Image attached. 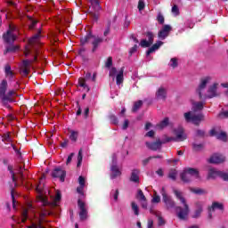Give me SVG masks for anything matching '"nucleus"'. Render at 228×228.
<instances>
[{
    "instance_id": "nucleus-1",
    "label": "nucleus",
    "mask_w": 228,
    "mask_h": 228,
    "mask_svg": "<svg viewBox=\"0 0 228 228\" xmlns=\"http://www.w3.org/2000/svg\"><path fill=\"white\" fill-rule=\"evenodd\" d=\"M8 90V81L6 79H3L0 83V100L2 104L5 106V108H12L9 104L12 102H17V97L19 94L16 90L11 89ZM7 92V93H6Z\"/></svg>"
},
{
    "instance_id": "nucleus-2",
    "label": "nucleus",
    "mask_w": 228,
    "mask_h": 228,
    "mask_svg": "<svg viewBox=\"0 0 228 228\" xmlns=\"http://www.w3.org/2000/svg\"><path fill=\"white\" fill-rule=\"evenodd\" d=\"M173 192L175 193V196L178 200H180L181 204H183V207L176 206L175 210L176 213L177 218L179 220H188V216H190V206L188 205V202H186V199L183 197V192L177 190H174Z\"/></svg>"
},
{
    "instance_id": "nucleus-3",
    "label": "nucleus",
    "mask_w": 228,
    "mask_h": 228,
    "mask_svg": "<svg viewBox=\"0 0 228 228\" xmlns=\"http://www.w3.org/2000/svg\"><path fill=\"white\" fill-rule=\"evenodd\" d=\"M104 39L99 36H95L92 33V30H87L86 35L80 38V45H86V44H92V53H95L99 49L100 44H102Z\"/></svg>"
},
{
    "instance_id": "nucleus-4",
    "label": "nucleus",
    "mask_w": 228,
    "mask_h": 228,
    "mask_svg": "<svg viewBox=\"0 0 228 228\" xmlns=\"http://www.w3.org/2000/svg\"><path fill=\"white\" fill-rule=\"evenodd\" d=\"M160 195L162 196V200L167 209H175V208H177L175 206V201L172 200V197L168 196L167 191L165 190V187H162V189L160 190Z\"/></svg>"
},
{
    "instance_id": "nucleus-5",
    "label": "nucleus",
    "mask_w": 228,
    "mask_h": 228,
    "mask_svg": "<svg viewBox=\"0 0 228 228\" xmlns=\"http://www.w3.org/2000/svg\"><path fill=\"white\" fill-rule=\"evenodd\" d=\"M88 1L91 4L89 6L90 15L93 20L97 21L99 20V14L97 13V12L101 10V4H99V0H88Z\"/></svg>"
},
{
    "instance_id": "nucleus-6",
    "label": "nucleus",
    "mask_w": 228,
    "mask_h": 228,
    "mask_svg": "<svg viewBox=\"0 0 228 228\" xmlns=\"http://www.w3.org/2000/svg\"><path fill=\"white\" fill-rule=\"evenodd\" d=\"M183 117L185 118L186 122H192L194 126H200V122L204 120V115L203 114H196L191 115V112H185L183 114Z\"/></svg>"
},
{
    "instance_id": "nucleus-7",
    "label": "nucleus",
    "mask_w": 228,
    "mask_h": 228,
    "mask_svg": "<svg viewBox=\"0 0 228 228\" xmlns=\"http://www.w3.org/2000/svg\"><path fill=\"white\" fill-rule=\"evenodd\" d=\"M77 206L79 209V218L81 222H85L88 218V208H86V203L81 200V198L77 200Z\"/></svg>"
},
{
    "instance_id": "nucleus-8",
    "label": "nucleus",
    "mask_w": 228,
    "mask_h": 228,
    "mask_svg": "<svg viewBox=\"0 0 228 228\" xmlns=\"http://www.w3.org/2000/svg\"><path fill=\"white\" fill-rule=\"evenodd\" d=\"M216 177H221L224 181H228V174L222 171H218L215 168H210L208 170V179H216Z\"/></svg>"
},
{
    "instance_id": "nucleus-9",
    "label": "nucleus",
    "mask_w": 228,
    "mask_h": 228,
    "mask_svg": "<svg viewBox=\"0 0 228 228\" xmlns=\"http://www.w3.org/2000/svg\"><path fill=\"white\" fill-rule=\"evenodd\" d=\"M52 177H53L54 179H60L61 183H65V177H67V171L60 167H55L52 171Z\"/></svg>"
},
{
    "instance_id": "nucleus-10",
    "label": "nucleus",
    "mask_w": 228,
    "mask_h": 228,
    "mask_svg": "<svg viewBox=\"0 0 228 228\" xmlns=\"http://www.w3.org/2000/svg\"><path fill=\"white\" fill-rule=\"evenodd\" d=\"M146 38H148V40L147 39L141 40L140 45L142 48L151 47V45L154 44V33L151 31L146 32Z\"/></svg>"
},
{
    "instance_id": "nucleus-11",
    "label": "nucleus",
    "mask_w": 228,
    "mask_h": 228,
    "mask_svg": "<svg viewBox=\"0 0 228 228\" xmlns=\"http://www.w3.org/2000/svg\"><path fill=\"white\" fill-rule=\"evenodd\" d=\"M217 90L218 83H214L212 86L208 87V95L205 96V99H213L215 97H218L220 94H218Z\"/></svg>"
},
{
    "instance_id": "nucleus-12",
    "label": "nucleus",
    "mask_w": 228,
    "mask_h": 228,
    "mask_svg": "<svg viewBox=\"0 0 228 228\" xmlns=\"http://www.w3.org/2000/svg\"><path fill=\"white\" fill-rule=\"evenodd\" d=\"M165 144V142H161L159 139H157L155 142H146L145 145L150 151H160L162 145Z\"/></svg>"
},
{
    "instance_id": "nucleus-13",
    "label": "nucleus",
    "mask_w": 228,
    "mask_h": 228,
    "mask_svg": "<svg viewBox=\"0 0 228 228\" xmlns=\"http://www.w3.org/2000/svg\"><path fill=\"white\" fill-rule=\"evenodd\" d=\"M167 88L163 86L159 87V89L155 94V99L157 101H163L165 102V101H167Z\"/></svg>"
},
{
    "instance_id": "nucleus-14",
    "label": "nucleus",
    "mask_w": 228,
    "mask_h": 228,
    "mask_svg": "<svg viewBox=\"0 0 228 228\" xmlns=\"http://www.w3.org/2000/svg\"><path fill=\"white\" fill-rule=\"evenodd\" d=\"M211 80V77H205L200 79V83L198 86L197 92L199 94L200 99H202V90L208 86V83Z\"/></svg>"
},
{
    "instance_id": "nucleus-15",
    "label": "nucleus",
    "mask_w": 228,
    "mask_h": 228,
    "mask_svg": "<svg viewBox=\"0 0 228 228\" xmlns=\"http://www.w3.org/2000/svg\"><path fill=\"white\" fill-rule=\"evenodd\" d=\"M3 38L5 44L12 45L17 40V36H15L13 32L9 29L3 35Z\"/></svg>"
},
{
    "instance_id": "nucleus-16",
    "label": "nucleus",
    "mask_w": 228,
    "mask_h": 228,
    "mask_svg": "<svg viewBox=\"0 0 228 228\" xmlns=\"http://www.w3.org/2000/svg\"><path fill=\"white\" fill-rule=\"evenodd\" d=\"M42 38V30H39L37 34L31 37V38L28 39V45L32 46V48H35V45L40 43V39Z\"/></svg>"
},
{
    "instance_id": "nucleus-17",
    "label": "nucleus",
    "mask_w": 228,
    "mask_h": 228,
    "mask_svg": "<svg viewBox=\"0 0 228 228\" xmlns=\"http://www.w3.org/2000/svg\"><path fill=\"white\" fill-rule=\"evenodd\" d=\"M174 133L176 136L175 140L179 142H184L186 140V135L184 134V128L183 126H178L174 130Z\"/></svg>"
},
{
    "instance_id": "nucleus-18",
    "label": "nucleus",
    "mask_w": 228,
    "mask_h": 228,
    "mask_svg": "<svg viewBox=\"0 0 228 228\" xmlns=\"http://www.w3.org/2000/svg\"><path fill=\"white\" fill-rule=\"evenodd\" d=\"M224 161H225V158L224 157V155L221 154H214L212 157H210L208 162L209 163H213L215 165H218L220 163H224Z\"/></svg>"
},
{
    "instance_id": "nucleus-19",
    "label": "nucleus",
    "mask_w": 228,
    "mask_h": 228,
    "mask_svg": "<svg viewBox=\"0 0 228 228\" xmlns=\"http://www.w3.org/2000/svg\"><path fill=\"white\" fill-rule=\"evenodd\" d=\"M110 179H117V177H120L122 175V172L118 169V166L112 165L110 167Z\"/></svg>"
},
{
    "instance_id": "nucleus-20",
    "label": "nucleus",
    "mask_w": 228,
    "mask_h": 228,
    "mask_svg": "<svg viewBox=\"0 0 228 228\" xmlns=\"http://www.w3.org/2000/svg\"><path fill=\"white\" fill-rule=\"evenodd\" d=\"M163 45V41H157L151 47L146 51V56H150L152 53H156L159 47Z\"/></svg>"
},
{
    "instance_id": "nucleus-21",
    "label": "nucleus",
    "mask_w": 228,
    "mask_h": 228,
    "mask_svg": "<svg viewBox=\"0 0 228 228\" xmlns=\"http://www.w3.org/2000/svg\"><path fill=\"white\" fill-rule=\"evenodd\" d=\"M184 169L191 175V177H194L195 179H199L200 177L199 169L193 167H186Z\"/></svg>"
},
{
    "instance_id": "nucleus-22",
    "label": "nucleus",
    "mask_w": 228,
    "mask_h": 228,
    "mask_svg": "<svg viewBox=\"0 0 228 228\" xmlns=\"http://www.w3.org/2000/svg\"><path fill=\"white\" fill-rule=\"evenodd\" d=\"M125 67H122L118 71V75L116 76V85L120 86L124 83V70Z\"/></svg>"
},
{
    "instance_id": "nucleus-23",
    "label": "nucleus",
    "mask_w": 228,
    "mask_h": 228,
    "mask_svg": "<svg viewBox=\"0 0 228 228\" xmlns=\"http://www.w3.org/2000/svg\"><path fill=\"white\" fill-rule=\"evenodd\" d=\"M131 183H140V170L134 169L130 176Z\"/></svg>"
},
{
    "instance_id": "nucleus-24",
    "label": "nucleus",
    "mask_w": 228,
    "mask_h": 228,
    "mask_svg": "<svg viewBox=\"0 0 228 228\" xmlns=\"http://www.w3.org/2000/svg\"><path fill=\"white\" fill-rule=\"evenodd\" d=\"M180 179L183 183H191L192 181L191 175L187 173L186 169H183V173H181Z\"/></svg>"
},
{
    "instance_id": "nucleus-25",
    "label": "nucleus",
    "mask_w": 228,
    "mask_h": 228,
    "mask_svg": "<svg viewBox=\"0 0 228 228\" xmlns=\"http://www.w3.org/2000/svg\"><path fill=\"white\" fill-rule=\"evenodd\" d=\"M78 86L81 88L86 89V92H90V86L86 85V78L79 77L78 78Z\"/></svg>"
},
{
    "instance_id": "nucleus-26",
    "label": "nucleus",
    "mask_w": 228,
    "mask_h": 228,
    "mask_svg": "<svg viewBox=\"0 0 228 228\" xmlns=\"http://www.w3.org/2000/svg\"><path fill=\"white\" fill-rule=\"evenodd\" d=\"M78 56L82 58L83 61H88V56H86V48L81 47L78 49Z\"/></svg>"
},
{
    "instance_id": "nucleus-27",
    "label": "nucleus",
    "mask_w": 228,
    "mask_h": 228,
    "mask_svg": "<svg viewBox=\"0 0 228 228\" xmlns=\"http://www.w3.org/2000/svg\"><path fill=\"white\" fill-rule=\"evenodd\" d=\"M4 72L6 77L13 78V71L12 70V66L10 64H6L4 67Z\"/></svg>"
},
{
    "instance_id": "nucleus-28",
    "label": "nucleus",
    "mask_w": 228,
    "mask_h": 228,
    "mask_svg": "<svg viewBox=\"0 0 228 228\" xmlns=\"http://www.w3.org/2000/svg\"><path fill=\"white\" fill-rule=\"evenodd\" d=\"M19 45H13L12 44L10 46L6 47L5 51L4 52V54H8V53H16V51H19Z\"/></svg>"
},
{
    "instance_id": "nucleus-29",
    "label": "nucleus",
    "mask_w": 228,
    "mask_h": 228,
    "mask_svg": "<svg viewBox=\"0 0 228 228\" xmlns=\"http://www.w3.org/2000/svg\"><path fill=\"white\" fill-rule=\"evenodd\" d=\"M170 34V29H162L159 32L158 36L160 40H165L167 37Z\"/></svg>"
},
{
    "instance_id": "nucleus-30",
    "label": "nucleus",
    "mask_w": 228,
    "mask_h": 228,
    "mask_svg": "<svg viewBox=\"0 0 228 228\" xmlns=\"http://www.w3.org/2000/svg\"><path fill=\"white\" fill-rule=\"evenodd\" d=\"M204 149V143L192 142L193 152H200Z\"/></svg>"
},
{
    "instance_id": "nucleus-31",
    "label": "nucleus",
    "mask_w": 228,
    "mask_h": 228,
    "mask_svg": "<svg viewBox=\"0 0 228 228\" xmlns=\"http://www.w3.org/2000/svg\"><path fill=\"white\" fill-rule=\"evenodd\" d=\"M142 106H143V102L142 100L135 102L132 108L133 113H136V111H138V110H140V108H142Z\"/></svg>"
},
{
    "instance_id": "nucleus-32",
    "label": "nucleus",
    "mask_w": 228,
    "mask_h": 228,
    "mask_svg": "<svg viewBox=\"0 0 228 228\" xmlns=\"http://www.w3.org/2000/svg\"><path fill=\"white\" fill-rule=\"evenodd\" d=\"M191 191L195 195H206V190L200 188H191Z\"/></svg>"
},
{
    "instance_id": "nucleus-33",
    "label": "nucleus",
    "mask_w": 228,
    "mask_h": 228,
    "mask_svg": "<svg viewBox=\"0 0 228 228\" xmlns=\"http://www.w3.org/2000/svg\"><path fill=\"white\" fill-rule=\"evenodd\" d=\"M2 142H4V143L12 142V136L10 135V133H5L2 135Z\"/></svg>"
},
{
    "instance_id": "nucleus-34",
    "label": "nucleus",
    "mask_w": 228,
    "mask_h": 228,
    "mask_svg": "<svg viewBox=\"0 0 228 228\" xmlns=\"http://www.w3.org/2000/svg\"><path fill=\"white\" fill-rule=\"evenodd\" d=\"M212 211H215V209H220V211H224V204L218 203L216 201L212 203Z\"/></svg>"
},
{
    "instance_id": "nucleus-35",
    "label": "nucleus",
    "mask_w": 228,
    "mask_h": 228,
    "mask_svg": "<svg viewBox=\"0 0 228 228\" xmlns=\"http://www.w3.org/2000/svg\"><path fill=\"white\" fill-rule=\"evenodd\" d=\"M131 208H132V210L134 211V215H135V216H138V215H140V208H138V205L136 204V202L133 201L131 203Z\"/></svg>"
},
{
    "instance_id": "nucleus-36",
    "label": "nucleus",
    "mask_w": 228,
    "mask_h": 228,
    "mask_svg": "<svg viewBox=\"0 0 228 228\" xmlns=\"http://www.w3.org/2000/svg\"><path fill=\"white\" fill-rule=\"evenodd\" d=\"M109 120L114 126H118V118H117V116H115V114L109 115Z\"/></svg>"
},
{
    "instance_id": "nucleus-37",
    "label": "nucleus",
    "mask_w": 228,
    "mask_h": 228,
    "mask_svg": "<svg viewBox=\"0 0 228 228\" xmlns=\"http://www.w3.org/2000/svg\"><path fill=\"white\" fill-rule=\"evenodd\" d=\"M170 120L168 119V118H165L159 125L158 127H159V129H164V127H167V126H168Z\"/></svg>"
},
{
    "instance_id": "nucleus-38",
    "label": "nucleus",
    "mask_w": 228,
    "mask_h": 228,
    "mask_svg": "<svg viewBox=\"0 0 228 228\" xmlns=\"http://www.w3.org/2000/svg\"><path fill=\"white\" fill-rule=\"evenodd\" d=\"M77 136H79V134L76 131H71L69 134V140L73 142V143H76L77 142Z\"/></svg>"
},
{
    "instance_id": "nucleus-39",
    "label": "nucleus",
    "mask_w": 228,
    "mask_h": 228,
    "mask_svg": "<svg viewBox=\"0 0 228 228\" xmlns=\"http://www.w3.org/2000/svg\"><path fill=\"white\" fill-rule=\"evenodd\" d=\"M169 179H172V181H175L177 179V170L171 169L168 174Z\"/></svg>"
},
{
    "instance_id": "nucleus-40",
    "label": "nucleus",
    "mask_w": 228,
    "mask_h": 228,
    "mask_svg": "<svg viewBox=\"0 0 228 228\" xmlns=\"http://www.w3.org/2000/svg\"><path fill=\"white\" fill-rule=\"evenodd\" d=\"M81 163H83V150H79L78 155H77V167H81Z\"/></svg>"
},
{
    "instance_id": "nucleus-41",
    "label": "nucleus",
    "mask_w": 228,
    "mask_h": 228,
    "mask_svg": "<svg viewBox=\"0 0 228 228\" xmlns=\"http://www.w3.org/2000/svg\"><path fill=\"white\" fill-rule=\"evenodd\" d=\"M137 199H139V200H147V198H145V194H143V191H142V189H138L137 191Z\"/></svg>"
},
{
    "instance_id": "nucleus-42",
    "label": "nucleus",
    "mask_w": 228,
    "mask_h": 228,
    "mask_svg": "<svg viewBox=\"0 0 228 228\" xmlns=\"http://www.w3.org/2000/svg\"><path fill=\"white\" fill-rule=\"evenodd\" d=\"M27 220H28V209H24L21 212V223L26 224Z\"/></svg>"
},
{
    "instance_id": "nucleus-43",
    "label": "nucleus",
    "mask_w": 228,
    "mask_h": 228,
    "mask_svg": "<svg viewBox=\"0 0 228 228\" xmlns=\"http://www.w3.org/2000/svg\"><path fill=\"white\" fill-rule=\"evenodd\" d=\"M200 215H202V207H200L198 209L194 211L192 218H200Z\"/></svg>"
},
{
    "instance_id": "nucleus-44",
    "label": "nucleus",
    "mask_w": 228,
    "mask_h": 228,
    "mask_svg": "<svg viewBox=\"0 0 228 228\" xmlns=\"http://www.w3.org/2000/svg\"><path fill=\"white\" fill-rule=\"evenodd\" d=\"M217 140H222L223 142H226L227 140V134L225 132H221L217 134Z\"/></svg>"
},
{
    "instance_id": "nucleus-45",
    "label": "nucleus",
    "mask_w": 228,
    "mask_h": 228,
    "mask_svg": "<svg viewBox=\"0 0 228 228\" xmlns=\"http://www.w3.org/2000/svg\"><path fill=\"white\" fill-rule=\"evenodd\" d=\"M194 110L200 111L204 110V103L202 102H199L194 103Z\"/></svg>"
},
{
    "instance_id": "nucleus-46",
    "label": "nucleus",
    "mask_w": 228,
    "mask_h": 228,
    "mask_svg": "<svg viewBox=\"0 0 228 228\" xmlns=\"http://www.w3.org/2000/svg\"><path fill=\"white\" fill-rule=\"evenodd\" d=\"M137 8L139 12H142L145 8V0H139Z\"/></svg>"
},
{
    "instance_id": "nucleus-47",
    "label": "nucleus",
    "mask_w": 228,
    "mask_h": 228,
    "mask_svg": "<svg viewBox=\"0 0 228 228\" xmlns=\"http://www.w3.org/2000/svg\"><path fill=\"white\" fill-rule=\"evenodd\" d=\"M113 65V58L108 57L107 61L105 62L106 69H110Z\"/></svg>"
},
{
    "instance_id": "nucleus-48",
    "label": "nucleus",
    "mask_w": 228,
    "mask_h": 228,
    "mask_svg": "<svg viewBox=\"0 0 228 228\" xmlns=\"http://www.w3.org/2000/svg\"><path fill=\"white\" fill-rule=\"evenodd\" d=\"M171 12L174 17H177V15H179V7L177 5H174L171 9Z\"/></svg>"
},
{
    "instance_id": "nucleus-49",
    "label": "nucleus",
    "mask_w": 228,
    "mask_h": 228,
    "mask_svg": "<svg viewBox=\"0 0 228 228\" xmlns=\"http://www.w3.org/2000/svg\"><path fill=\"white\" fill-rule=\"evenodd\" d=\"M7 168H8L9 172H11V174H12V182L17 183V179L15 178V173H13V167L8 166Z\"/></svg>"
},
{
    "instance_id": "nucleus-50",
    "label": "nucleus",
    "mask_w": 228,
    "mask_h": 228,
    "mask_svg": "<svg viewBox=\"0 0 228 228\" xmlns=\"http://www.w3.org/2000/svg\"><path fill=\"white\" fill-rule=\"evenodd\" d=\"M85 186L83 185H79L77 188V192L81 195L82 197H85Z\"/></svg>"
},
{
    "instance_id": "nucleus-51",
    "label": "nucleus",
    "mask_w": 228,
    "mask_h": 228,
    "mask_svg": "<svg viewBox=\"0 0 228 228\" xmlns=\"http://www.w3.org/2000/svg\"><path fill=\"white\" fill-rule=\"evenodd\" d=\"M178 62H177V58H172L171 59V64L170 67H172V69H176V67H178Z\"/></svg>"
},
{
    "instance_id": "nucleus-52",
    "label": "nucleus",
    "mask_w": 228,
    "mask_h": 228,
    "mask_svg": "<svg viewBox=\"0 0 228 228\" xmlns=\"http://www.w3.org/2000/svg\"><path fill=\"white\" fill-rule=\"evenodd\" d=\"M194 26H195V23H193V21H191V20H188L185 22V27L188 28L189 29H193Z\"/></svg>"
},
{
    "instance_id": "nucleus-53",
    "label": "nucleus",
    "mask_w": 228,
    "mask_h": 228,
    "mask_svg": "<svg viewBox=\"0 0 228 228\" xmlns=\"http://www.w3.org/2000/svg\"><path fill=\"white\" fill-rule=\"evenodd\" d=\"M218 118H228V110L222 111L217 115Z\"/></svg>"
},
{
    "instance_id": "nucleus-54",
    "label": "nucleus",
    "mask_w": 228,
    "mask_h": 228,
    "mask_svg": "<svg viewBox=\"0 0 228 228\" xmlns=\"http://www.w3.org/2000/svg\"><path fill=\"white\" fill-rule=\"evenodd\" d=\"M31 63H33V61H29V60H23L22 61V65L25 69H28Z\"/></svg>"
},
{
    "instance_id": "nucleus-55",
    "label": "nucleus",
    "mask_w": 228,
    "mask_h": 228,
    "mask_svg": "<svg viewBox=\"0 0 228 228\" xmlns=\"http://www.w3.org/2000/svg\"><path fill=\"white\" fill-rule=\"evenodd\" d=\"M152 202H154L155 204H159V202H161V198L159 197V195L155 193L152 199Z\"/></svg>"
},
{
    "instance_id": "nucleus-56",
    "label": "nucleus",
    "mask_w": 228,
    "mask_h": 228,
    "mask_svg": "<svg viewBox=\"0 0 228 228\" xmlns=\"http://www.w3.org/2000/svg\"><path fill=\"white\" fill-rule=\"evenodd\" d=\"M116 74H117V68L112 67L109 73L110 77H115Z\"/></svg>"
},
{
    "instance_id": "nucleus-57",
    "label": "nucleus",
    "mask_w": 228,
    "mask_h": 228,
    "mask_svg": "<svg viewBox=\"0 0 228 228\" xmlns=\"http://www.w3.org/2000/svg\"><path fill=\"white\" fill-rule=\"evenodd\" d=\"M157 20H158V22H159V24H164L165 17H163L161 13H159L158 17H157Z\"/></svg>"
},
{
    "instance_id": "nucleus-58",
    "label": "nucleus",
    "mask_w": 228,
    "mask_h": 228,
    "mask_svg": "<svg viewBox=\"0 0 228 228\" xmlns=\"http://www.w3.org/2000/svg\"><path fill=\"white\" fill-rule=\"evenodd\" d=\"M136 51H138V45H134L129 51V54L130 56H133V54H134V53H136Z\"/></svg>"
},
{
    "instance_id": "nucleus-59",
    "label": "nucleus",
    "mask_w": 228,
    "mask_h": 228,
    "mask_svg": "<svg viewBox=\"0 0 228 228\" xmlns=\"http://www.w3.org/2000/svg\"><path fill=\"white\" fill-rule=\"evenodd\" d=\"M196 134H197V136H200V138H204V136L206 135V132H204V130L198 129L196 131Z\"/></svg>"
},
{
    "instance_id": "nucleus-60",
    "label": "nucleus",
    "mask_w": 228,
    "mask_h": 228,
    "mask_svg": "<svg viewBox=\"0 0 228 228\" xmlns=\"http://www.w3.org/2000/svg\"><path fill=\"white\" fill-rule=\"evenodd\" d=\"M60 200H61V193L58 191L54 198V206H56V202H60Z\"/></svg>"
},
{
    "instance_id": "nucleus-61",
    "label": "nucleus",
    "mask_w": 228,
    "mask_h": 228,
    "mask_svg": "<svg viewBox=\"0 0 228 228\" xmlns=\"http://www.w3.org/2000/svg\"><path fill=\"white\" fill-rule=\"evenodd\" d=\"M29 22H30V28H35V26L38 24V21L33 18H29Z\"/></svg>"
},
{
    "instance_id": "nucleus-62",
    "label": "nucleus",
    "mask_w": 228,
    "mask_h": 228,
    "mask_svg": "<svg viewBox=\"0 0 228 228\" xmlns=\"http://www.w3.org/2000/svg\"><path fill=\"white\" fill-rule=\"evenodd\" d=\"M72 158H74V153H70L68 156V159L66 160V165H70V163L72 162Z\"/></svg>"
},
{
    "instance_id": "nucleus-63",
    "label": "nucleus",
    "mask_w": 228,
    "mask_h": 228,
    "mask_svg": "<svg viewBox=\"0 0 228 228\" xmlns=\"http://www.w3.org/2000/svg\"><path fill=\"white\" fill-rule=\"evenodd\" d=\"M78 183L79 186H85V178L81 175L78 177Z\"/></svg>"
},
{
    "instance_id": "nucleus-64",
    "label": "nucleus",
    "mask_w": 228,
    "mask_h": 228,
    "mask_svg": "<svg viewBox=\"0 0 228 228\" xmlns=\"http://www.w3.org/2000/svg\"><path fill=\"white\" fill-rule=\"evenodd\" d=\"M159 216V225H165V219H163V217L161 216Z\"/></svg>"
}]
</instances>
